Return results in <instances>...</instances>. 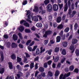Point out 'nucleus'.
I'll use <instances>...</instances> for the list:
<instances>
[{
    "label": "nucleus",
    "mask_w": 79,
    "mask_h": 79,
    "mask_svg": "<svg viewBox=\"0 0 79 79\" xmlns=\"http://www.w3.org/2000/svg\"><path fill=\"white\" fill-rule=\"evenodd\" d=\"M11 57L12 60H15L16 59V56L13 54L11 55Z\"/></svg>",
    "instance_id": "nucleus-32"
},
{
    "label": "nucleus",
    "mask_w": 79,
    "mask_h": 79,
    "mask_svg": "<svg viewBox=\"0 0 79 79\" xmlns=\"http://www.w3.org/2000/svg\"><path fill=\"white\" fill-rule=\"evenodd\" d=\"M32 42V40H29L27 41V43H26V44L27 45H29V44H30Z\"/></svg>",
    "instance_id": "nucleus-52"
},
{
    "label": "nucleus",
    "mask_w": 79,
    "mask_h": 79,
    "mask_svg": "<svg viewBox=\"0 0 79 79\" xmlns=\"http://www.w3.org/2000/svg\"><path fill=\"white\" fill-rule=\"evenodd\" d=\"M17 69L19 70V71H22V68L21 67V66L19 64H18L17 65Z\"/></svg>",
    "instance_id": "nucleus-29"
},
{
    "label": "nucleus",
    "mask_w": 79,
    "mask_h": 79,
    "mask_svg": "<svg viewBox=\"0 0 79 79\" xmlns=\"http://www.w3.org/2000/svg\"><path fill=\"white\" fill-rule=\"evenodd\" d=\"M60 51V48L58 47H56L54 49V52L55 53H58Z\"/></svg>",
    "instance_id": "nucleus-24"
},
{
    "label": "nucleus",
    "mask_w": 79,
    "mask_h": 79,
    "mask_svg": "<svg viewBox=\"0 0 79 79\" xmlns=\"http://www.w3.org/2000/svg\"><path fill=\"white\" fill-rule=\"evenodd\" d=\"M40 53V50L39 48H37L36 51V55H39Z\"/></svg>",
    "instance_id": "nucleus-35"
},
{
    "label": "nucleus",
    "mask_w": 79,
    "mask_h": 79,
    "mask_svg": "<svg viewBox=\"0 0 79 79\" xmlns=\"http://www.w3.org/2000/svg\"><path fill=\"white\" fill-rule=\"evenodd\" d=\"M49 3H50V1L49 0H45L44 1V3L45 5H47Z\"/></svg>",
    "instance_id": "nucleus-45"
},
{
    "label": "nucleus",
    "mask_w": 79,
    "mask_h": 79,
    "mask_svg": "<svg viewBox=\"0 0 79 79\" xmlns=\"http://www.w3.org/2000/svg\"><path fill=\"white\" fill-rule=\"evenodd\" d=\"M42 77L40 75H38L37 77V79H42Z\"/></svg>",
    "instance_id": "nucleus-58"
},
{
    "label": "nucleus",
    "mask_w": 79,
    "mask_h": 79,
    "mask_svg": "<svg viewBox=\"0 0 79 79\" xmlns=\"http://www.w3.org/2000/svg\"><path fill=\"white\" fill-rule=\"evenodd\" d=\"M52 50L50 49L48 51V53L49 55H50L52 54Z\"/></svg>",
    "instance_id": "nucleus-63"
},
{
    "label": "nucleus",
    "mask_w": 79,
    "mask_h": 79,
    "mask_svg": "<svg viewBox=\"0 0 79 79\" xmlns=\"http://www.w3.org/2000/svg\"><path fill=\"white\" fill-rule=\"evenodd\" d=\"M61 40V37L60 36H58L56 38V42H60Z\"/></svg>",
    "instance_id": "nucleus-14"
},
{
    "label": "nucleus",
    "mask_w": 79,
    "mask_h": 79,
    "mask_svg": "<svg viewBox=\"0 0 79 79\" xmlns=\"http://www.w3.org/2000/svg\"><path fill=\"white\" fill-rule=\"evenodd\" d=\"M71 75V73L70 72H69L67 73H65L63 76V74H62L60 75L59 77L60 79H66V77H69V76Z\"/></svg>",
    "instance_id": "nucleus-1"
},
{
    "label": "nucleus",
    "mask_w": 79,
    "mask_h": 79,
    "mask_svg": "<svg viewBox=\"0 0 79 79\" xmlns=\"http://www.w3.org/2000/svg\"><path fill=\"white\" fill-rule=\"evenodd\" d=\"M60 75V72L58 70H56L55 72V76L56 77H57L58 76Z\"/></svg>",
    "instance_id": "nucleus-20"
},
{
    "label": "nucleus",
    "mask_w": 79,
    "mask_h": 79,
    "mask_svg": "<svg viewBox=\"0 0 79 79\" xmlns=\"http://www.w3.org/2000/svg\"><path fill=\"white\" fill-rule=\"evenodd\" d=\"M65 60H66V58H64L62 59H61L60 63L63 64V63L65 61Z\"/></svg>",
    "instance_id": "nucleus-46"
},
{
    "label": "nucleus",
    "mask_w": 79,
    "mask_h": 79,
    "mask_svg": "<svg viewBox=\"0 0 79 79\" xmlns=\"http://www.w3.org/2000/svg\"><path fill=\"white\" fill-rule=\"evenodd\" d=\"M47 8L48 10H52V6L50 4H49L47 6Z\"/></svg>",
    "instance_id": "nucleus-17"
},
{
    "label": "nucleus",
    "mask_w": 79,
    "mask_h": 79,
    "mask_svg": "<svg viewBox=\"0 0 79 79\" xmlns=\"http://www.w3.org/2000/svg\"><path fill=\"white\" fill-rule=\"evenodd\" d=\"M30 69H32L34 67V62H32L30 64Z\"/></svg>",
    "instance_id": "nucleus-28"
},
{
    "label": "nucleus",
    "mask_w": 79,
    "mask_h": 79,
    "mask_svg": "<svg viewBox=\"0 0 79 79\" xmlns=\"http://www.w3.org/2000/svg\"><path fill=\"white\" fill-rule=\"evenodd\" d=\"M53 59L52 60H54V62H55V63H57L58 61V60H59V59H60V58H59V57L57 56H56L55 57V56H53Z\"/></svg>",
    "instance_id": "nucleus-3"
},
{
    "label": "nucleus",
    "mask_w": 79,
    "mask_h": 79,
    "mask_svg": "<svg viewBox=\"0 0 79 79\" xmlns=\"http://www.w3.org/2000/svg\"><path fill=\"white\" fill-rule=\"evenodd\" d=\"M17 62H21V58L18 56L17 57Z\"/></svg>",
    "instance_id": "nucleus-55"
},
{
    "label": "nucleus",
    "mask_w": 79,
    "mask_h": 79,
    "mask_svg": "<svg viewBox=\"0 0 79 79\" xmlns=\"http://www.w3.org/2000/svg\"><path fill=\"white\" fill-rule=\"evenodd\" d=\"M48 43V40H44V45H47Z\"/></svg>",
    "instance_id": "nucleus-56"
},
{
    "label": "nucleus",
    "mask_w": 79,
    "mask_h": 79,
    "mask_svg": "<svg viewBox=\"0 0 79 79\" xmlns=\"http://www.w3.org/2000/svg\"><path fill=\"white\" fill-rule=\"evenodd\" d=\"M23 24L25 27H30V25L29 24L26 22H25V23H23Z\"/></svg>",
    "instance_id": "nucleus-23"
},
{
    "label": "nucleus",
    "mask_w": 79,
    "mask_h": 79,
    "mask_svg": "<svg viewBox=\"0 0 79 79\" xmlns=\"http://www.w3.org/2000/svg\"><path fill=\"white\" fill-rule=\"evenodd\" d=\"M69 31V27H67L64 30V32H68Z\"/></svg>",
    "instance_id": "nucleus-36"
},
{
    "label": "nucleus",
    "mask_w": 79,
    "mask_h": 79,
    "mask_svg": "<svg viewBox=\"0 0 79 79\" xmlns=\"http://www.w3.org/2000/svg\"><path fill=\"white\" fill-rule=\"evenodd\" d=\"M74 72L75 73H77H77H79V69L77 68L75 69L74 70Z\"/></svg>",
    "instance_id": "nucleus-42"
},
{
    "label": "nucleus",
    "mask_w": 79,
    "mask_h": 79,
    "mask_svg": "<svg viewBox=\"0 0 79 79\" xmlns=\"http://www.w3.org/2000/svg\"><path fill=\"white\" fill-rule=\"evenodd\" d=\"M39 71L40 72H41V73H43V72H44L45 71V69L44 67H41L39 68Z\"/></svg>",
    "instance_id": "nucleus-13"
},
{
    "label": "nucleus",
    "mask_w": 79,
    "mask_h": 79,
    "mask_svg": "<svg viewBox=\"0 0 79 79\" xmlns=\"http://www.w3.org/2000/svg\"><path fill=\"white\" fill-rule=\"evenodd\" d=\"M66 15H64L62 17V21H64L66 19Z\"/></svg>",
    "instance_id": "nucleus-37"
},
{
    "label": "nucleus",
    "mask_w": 79,
    "mask_h": 79,
    "mask_svg": "<svg viewBox=\"0 0 79 79\" xmlns=\"http://www.w3.org/2000/svg\"><path fill=\"white\" fill-rule=\"evenodd\" d=\"M26 21L24 20H23L20 21V24H22L24 23H26Z\"/></svg>",
    "instance_id": "nucleus-64"
},
{
    "label": "nucleus",
    "mask_w": 79,
    "mask_h": 79,
    "mask_svg": "<svg viewBox=\"0 0 79 79\" xmlns=\"http://www.w3.org/2000/svg\"><path fill=\"white\" fill-rule=\"evenodd\" d=\"M5 79H14V76L13 75L10 76L9 77V75Z\"/></svg>",
    "instance_id": "nucleus-25"
},
{
    "label": "nucleus",
    "mask_w": 79,
    "mask_h": 79,
    "mask_svg": "<svg viewBox=\"0 0 79 79\" xmlns=\"http://www.w3.org/2000/svg\"><path fill=\"white\" fill-rule=\"evenodd\" d=\"M76 14V10H73L72 12V15H70L69 17L70 18H73V17Z\"/></svg>",
    "instance_id": "nucleus-10"
},
{
    "label": "nucleus",
    "mask_w": 79,
    "mask_h": 79,
    "mask_svg": "<svg viewBox=\"0 0 79 79\" xmlns=\"http://www.w3.org/2000/svg\"><path fill=\"white\" fill-rule=\"evenodd\" d=\"M6 46L7 48H10L11 47V43L10 42H8L7 43Z\"/></svg>",
    "instance_id": "nucleus-33"
},
{
    "label": "nucleus",
    "mask_w": 79,
    "mask_h": 79,
    "mask_svg": "<svg viewBox=\"0 0 79 79\" xmlns=\"http://www.w3.org/2000/svg\"><path fill=\"white\" fill-rule=\"evenodd\" d=\"M67 1H68V0H64L65 4V6L64 7V10H68V7Z\"/></svg>",
    "instance_id": "nucleus-6"
},
{
    "label": "nucleus",
    "mask_w": 79,
    "mask_h": 79,
    "mask_svg": "<svg viewBox=\"0 0 79 79\" xmlns=\"http://www.w3.org/2000/svg\"><path fill=\"white\" fill-rule=\"evenodd\" d=\"M18 74H17V76L15 77V79H20L21 77H23V73L21 71L18 72Z\"/></svg>",
    "instance_id": "nucleus-2"
},
{
    "label": "nucleus",
    "mask_w": 79,
    "mask_h": 79,
    "mask_svg": "<svg viewBox=\"0 0 79 79\" xmlns=\"http://www.w3.org/2000/svg\"><path fill=\"white\" fill-rule=\"evenodd\" d=\"M3 23L4 24L3 27H6V26L8 25V23L6 21L3 22Z\"/></svg>",
    "instance_id": "nucleus-19"
},
{
    "label": "nucleus",
    "mask_w": 79,
    "mask_h": 79,
    "mask_svg": "<svg viewBox=\"0 0 79 79\" xmlns=\"http://www.w3.org/2000/svg\"><path fill=\"white\" fill-rule=\"evenodd\" d=\"M61 37H62V39L63 40L65 39L66 37L65 36V35H62V36H60Z\"/></svg>",
    "instance_id": "nucleus-62"
},
{
    "label": "nucleus",
    "mask_w": 79,
    "mask_h": 79,
    "mask_svg": "<svg viewBox=\"0 0 79 79\" xmlns=\"http://www.w3.org/2000/svg\"><path fill=\"white\" fill-rule=\"evenodd\" d=\"M36 26L37 27H42V24L41 23H38L36 24Z\"/></svg>",
    "instance_id": "nucleus-21"
},
{
    "label": "nucleus",
    "mask_w": 79,
    "mask_h": 79,
    "mask_svg": "<svg viewBox=\"0 0 79 79\" xmlns=\"http://www.w3.org/2000/svg\"><path fill=\"white\" fill-rule=\"evenodd\" d=\"M35 44V42L34 41H32L29 44V46H32L34 44Z\"/></svg>",
    "instance_id": "nucleus-59"
},
{
    "label": "nucleus",
    "mask_w": 79,
    "mask_h": 79,
    "mask_svg": "<svg viewBox=\"0 0 79 79\" xmlns=\"http://www.w3.org/2000/svg\"><path fill=\"white\" fill-rule=\"evenodd\" d=\"M12 38L14 40H18V36L16 35H13Z\"/></svg>",
    "instance_id": "nucleus-15"
},
{
    "label": "nucleus",
    "mask_w": 79,
    "mask_h": 79,
    "mask_svg": "<svg viewBox=\"0 0 79 79\" xmlns=\"http://www.w3.org/2000/svg\"><path fill=\"white\" fill-rule=\"evenodd\" d=\"M74 47L73 46V45L70 46L69 47L70 50H73V49H74Z\"/></svg>",
    "instance_id": "nucleus-61"
},
{
    "label": "nucleus",
    "mask_w": 79,
    "mask_h": 79,
    "mask_svg": "<svg viewBox=\"0 0 79 79\" xmlns=\"http://www.w3.org/2000/svg\"><path fill=\"white\" fill-rule=\"evenodd\" d=\"M27 0H26L24 1L23 3V5H26V4H27Z\"/></svg>",
    "instance_id": "nucleus-60"
},
{
    "label": "nucleus",
    "mask_w": 79,
    "mask_h": 79,
    "mask_svg": "<svg viewBox=\"0 0 79 79\" xmlns=\"http://www.w3.org/2000/svg\"><path fill=\"white\" fill-rule=\"evenodd\" d=\"M28 50L29 51V52H32V48L31 47H28Z\"/></svg>",
    "instance_id": "nucleus-54"
},
{
    "label": "nucleus",
    "mask_w": 79,
    "mask_h": 79,
    "mask_svg": "<svg viewBox=\"0 0 79 79\" xmlns=\"http://www.w3.org/2000/svg\"><path fill=\"white\" fill-rule=\"evenodd\" d=\"M25 32L26 33H30L31 32V30L29 29H25Z\"/></svg>",
    "instance_id": "nucleus-38"
},
{
    "label": "nucleus",
    "mask_w": 79,
    "mask_h": 79,
    "mask_svg": "<svg viewBox=\"0 0 79 79\" xmlns=\"http://www.w3.org/2000/svg\"><path fill=\"white\" fill-rule=\"evenodd\" d=\"M48 35H51L52 34V31L51 30H48L45 32Z\"/></svg>",
    "instance_id": "nucleus-16"
},
{
    "label": "nucleus",
    "mask_w": 79,
    "mask_h": 79,
    "mask_svg": "<svg viewBox=\"0 0 79 79\" xmlns=\"http://www.w3.org/2000/svg\"><path fill=\"white\" fill-rule=\"evenodd\" d=\"M5 71V69L4 68H2V69H0V74H3Z\"/></svg>",
    "instance_id": "nucleus-30"
},
{
    "label": "nucleus",
    "mask_w": 79,
    "mask_h": 79,
    "mask_svg": "<svg viewBox=\"0 0 79 79\" xmlns=\"http://www.w3.org/2000/svg\"><path fill=\"white\" fill-rule=\"evenodd\" d=\"M41 13L42 15H44V13H46V11L45 10H42V11H40L39 12V13L40 14Z\"/></svg>",
    "instance_id": "nucleus-41"
},
{
    "label": "nucleus",
    "mask_w": 79,
    "mask_h": 79,
    "mask_svg": "<svg viewBox=\"0 0 79 79\" xmlns=\"http://www.w3.org/2000/svg\"><path fill=\"white\" fill-rule=\"evenodd\" d=\"M37 17H38V18H39L40 21H42V17L40 15H37Z\"/></svg>",
    "instance_id": "nucleus-57"
},
{
    "label": "nucleus",
    "mask_w": 79,
    "mask_h": 79,
    "mask_svg": "<svg viewBox=\"0 0 79 79\" xmlns=\"http://www.w3.org/2000/svg\"><path fill=\"white\" fill-rule=\"evenodd\" d=\"M31 19L32 21H39L37 15L36 16H34L33 17L32 16Z\"/></svg>",
    "instance_id": "nucleus-4"
},
{
    "label": "nucleus",
    "mask_w": 79,
    "mask_h": 79,
    "mask_svg": "<svg viewBox=\"0 0 79 79\" xmlns=\"http://www.w3.org/2000/svg\"><path fill=\"white\" fill-rule=\"evenodd\" d=\"M43 67L44 68H47L48 67V65H47V63H45L43 65Z\"/></svg>",
    "instance_id": "nucleus-40"
},
{
    "label": "nucleus",
    "mask_w": 79,
    "mask_h": 79,
    "mask_svg": "<svg viewBox=\"0 0 79 79\" xmlns=\"http://www.w3.org/2000/svg\"><path fill=\"white\" fill-rule=\"evenodd\" d=\"M53 27L54 28L56 27H57V24H56V23H53Z\"/></svg>",
    "instance_id": "nucleus-48"
},
{
    "label": "nucleus",
    "mask_w": 79,
    "mask_h": 79,
    "mask_svg": "<svg viewBox=\"0 0 79 79\" xmlns=\"http://www.w3.org/2000/svg\"><path fill=\"white\" fill-rule=\"evenodd\" d=\"M42 77H45V72H42L41 73V75H40Z\"/></svg>",
    "instance_id": "nucleus-47"
},
{
    "label": "nucleus",
    "mask_w": 79,
    "mask_h": 79,
    "mask_svg": "<svg viewBox=\"0 0 79 79\" xmlns=\"http://www.w3.org/2000/svg\"><path fill=\"white\" fill-rule=\"evenodd\" d=\"M48 75L50 77H52L53 76V73L51 71H49L48 72Z\"/></svg>",
    "instance_id": "nucleus-44"
},
{
    "label": "nucleus",
    "mask_w": 79,
    "mask_h": 79,
    "mask_svg": "<svg viewBox=\"0 0 79 79\" xmlns=\"http://www.w3.org/2000/svg\"><path fill=\"white\" fill-rule=\"evenodd\" d=\"M78 40L76 39H73L72 41V43L73 45H74L76 44H77Z\"/></svg>",
    "instance_id": "nucleus-11"
},
{
    "label": "nucleus",
    "mask_w": 79,
    "mask_h": 79,
    "mask_svg": "<svg viewBox=\"0 0 79 79\" xmlns=\"http://www.w3.org/2000/svg\"><path fill=\"white\" fill-rule=\"evenodd\" d=\"M63 46L64 47H66L68 46V42H64L63 43Z\"/></svg>",
    "instance_id": "nucleus-31"
},
{
    "label": "nucleus",
    "mask_w": 79,
    "mask_h": 79,
    "mask_svg": "<svg viewBox=\"0 0 79 79\" xmlns=\"http://www.w3.org/2000/svg\"><path fill=\"white\" fill-rule=\"evenodd\" d=\"M18 35L20 39H21V40H23V37H22V34H21V33H19L18 34Z\"/></svg>",
    "instance_id": "nucleus-39"
},
{
    "label": "nucleus",
    "mask_w": 79,
    "mask_h": 79,
    "mask_svg": "<svg viewBox=\"0 0 79 79\" xmlns=\"http://www.w3.org/2000/svg\"><path fill=\"white\" fill-rule=\"evenodd\" d=\"M26 56V58H29L31 56L28 53H27V52H25V53Z\"/></svg>",
    "instance_id": "nucleus-53"
},
{
    "label": "nucleus",
    "mask_w": 79,
    "mask_h": 79,
    "mask_svg": "<svg viewBox=\"0 0 79 79\" xmlns=\"http://www.w3.org/2000/svg\"><path fill=\"white\" fill-rule=\"evenodd\" d=\"M0 54L1 55V61L2 62L3 61V60H4V56L3 54V52H0Z\"/></svg>",
    "instance_id": "nucleus-12"
},
{
    "label": "nucleus",
    "mask_w": 79,
    "mask_h": 79,
    "mask_svg": "<svg viewBox=\"0 0 79 79\" xmlns=\"http://www.w3.org/2000/svg\"><path fill=\"white\" fill-rule=\"evenodd\" d=\"M29 76H30V72L27 71V72L26 77H28Z\"/></svg>",
    "instance_id": "nucleus-50"
},
{
    "label": "nucleus",
    "mask_w": 79,
    "mask_h": 79,
    "mask_svg": "<svg viewBox=\"0 0 79 79\" xmlns=\"http://www.w3.org/2000/svg\"><path fill=\"white\" fill-rule=\"evenodd\" d=\"M48 19L49 21H52V15H49Z\"/></svg>",
    "instance_id": "nucleus-49"
},
{
    "label": "nucleus",
    "mask_w": 79,
    "mask_h": 79,
    "mask_svg": "<svg viewBox=\"0 0 79 79\" xmlns=\"http://www.w3.org/2000/svg\"><path fill=\"white\" fill-rule=\"evenodd\" d=\"M53 8L54 10H58V6L56 4H54L53 6Z\"/></svg>",
    "instance_id": "nucleus-5"
},
{
    "label": "nucleus",
    "mask_w": 79,
    "mask_h": 79,
    "mask_svg": "<svg viewBox=\"0 0 79 79\" xmlns=\"http://www.w3.org/2000/svg\"><path fill=\"white\" fill-rule=\"evenodd\" d=\"M77 27H78V25L77 23L75 24L74 25V29L75 31H76L77 29Z\"/></svg>",
    "instance_id": "nucleus-27"
},
{
    "label": "nucleus",
    "mask_w": 79,
    "mask_h": 79,
    "mask_svg": "<svg viewBox=\"0 0 79 79\" xmlns=\"http://www.w3.org/2000/svg\"><path fill=\"white\" fill-rule=\"evenodd\" d=\"M75 53L77 56H79V50L78 49H77L75 50Z\"/></svg>",
    "instance_id": "nucleus-18"
},
{
    "label": "nucleus",
    "mask_w": 79,
    "mask_h": 79,
    "mask_svg": "<svg viewBox=\"0 0 79 79\" xmlns=\"http://www.w3.org/2000/svg\"><path fill=\"white\" fill-rule=\"evenodd\" d=\"M56 21L57 23H60L61 21V17L59 16L56 19Z\"/></svg>",
    "instance_id": "nucleus-9"
},
{
    "label": "nucleus",
    "mask_w": 79,
    "mask_h": 79,
    "mask_svg": "<svg viewBox=\"0 0 79 79\" xmlns=\"http://www.w3.org/2000/svg\"><path fill=\"white\" fill-rule=\"evenodd\" d=\"M74 67L73 65H71V66H70L69 67V69L71 71H73V69H74Z\"/></svg>",
    "instance_id": "nucleus-34"
},
{
    "label": "nucleus",
    "mask_w": 79,
    "mask_h": 79,
    "mask_svg": "<svg viewBox=\"0 0 79 79\" xmlns=\"http://www.w3.org/2000/svg\"><path fill=\"white\" fill-rule=\"evenodd\" d=\"M63 24H61L58 27V29H63Z\"/></svg>",
    "instance_id": "nucleus-43"
},
{
    "label": "nucleus",
    "mask_w": 79,
    "mask_h": 79,
    "mask_svg": "<svg viewBox=\"0 0 79 79\" xmlns=\"http://www.w3.org/2000/svg\"><path fill=\"white\" fill-rule=\"evenodd\" d=\"M8 64L9 65V69H12L13 68V64H12V62H9L8 63Z\"/></svg>",
    "instance_id": "nucleus-8"
},
{
    "label": "nucleus",
    "mask_w": 79,
    "mask_h": 79,
    "mask_svg": "<svg viewBox=\"0 0 79 79\" xmlns=\"http://www.w3.org/2000/svg\"><path fill=\"white\" fill-rule=\"evenodd\" d=\"M19 30L20 32H23V31L24 30V27L23 26H21L19 28Z\"/></svg>",
    "instance_id": "nucleus-26"
},
{
    "label": "nucleus",
    "mask_w": 79,
    "mask_h": 79,
    "mask_svg": "<svg viewBox=\"0 0 79 79\" xmlns=\"http://www.w3.org/2000/svg\"><path fill=\"white\" fill-rule=\"evenodd\" d=\"M47 63L48 64V65H51L52 63V60H49L48 61Z\"/></svg>",
    "instance_id": "nucleus-51"
},
{
    "label": "nucleus",
    "mask_w": 79,
    "mask_h": 79,
    "mask_svg": "<svg viewBox=\"0 0 79 79\" xmlns=\"http://www.w3.org/2000/svg\"><path fill=\"white\" fill-rule=\"evenodd\" d=\"M61 54L63 55H66V50H65L64 49L62 50Z\"/></svg>",
    "instance_id": "nucleus-22"
},
{
    "label": "nucleus",
    "mask_w": 79,
    "mask_h": 79,
    "mask_svg": "<svg viewBox=\"0 0 79 79\" xmlns=\"http://www.w3.org/2000/svg\"><path fill=\"white\" fill-rule=\"evenodd\" d=\"M11 46L12 48H17L18 45H17L16 44H15V43H12Z\"/></svg>",
    "instance_id": "nucleus-7"
}]
</instances>
